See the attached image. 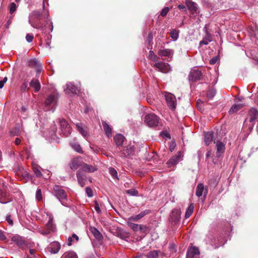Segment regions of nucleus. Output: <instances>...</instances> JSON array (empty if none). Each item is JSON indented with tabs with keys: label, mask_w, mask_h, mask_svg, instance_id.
Returning a JSON list of instances; mask_svg holds the SVG:
<instances>
[{
	"label": "nucleus",
	"mask_w": 258,
	"mask_h": 258,
	"mask_svg": "<svg viewBox=\"0 0 258 258\" xmlns=\"http://www.w3.org/2000/svg\"><path fill=\"white\" fill-rule=\"evenodd\" d=\"M60 247L61 245L58 242L53 241L49 244L47 247V249L51 254H56L59 251Z\"/></svg>",
	"instance_id": "obj_15"
},
{
	"label": "nucleus",
	"mask_w": 258,
	"mask_h": 258,
	"mask_svg": "<svg viewBox=\"0 0 258 258\" xmlns=\"http://www.w3.org/2000/svg\"><path fill=\"white\" fill-rule=\"evenodd\" d=\"M12 200V197L8 191L7 186L3 183L0 185V202L2 204H6Z\"/></svg>",
	"instance_id": "obj_5"
},
{
	"label": "nucleus",
	"mask_w": 258,
	"mask_h": 258,
	"mask_svg": "<svg viewBox=\"0 0 258 258\" xmlns=\"http://www.w3.org/2000/svg\"><path fill=\"white\" fill-rule=\"evenodd\" d=\"M169 9L168 7H164L161 11L160 12V15L163 17H165L167 13L169 12Z\"/></svg>",
	"instance_id": "obj_49"
},
{
	"label": "nucleus",
	"mask_w": 258,
	"mask_h": 258,
	"mask_svg": "<svg viewBox=\"0 0 258 258\" xmlns=\"http://www.w3.org/2000/svg\"><path fill=\"white\" fill-rule=\"evenodd\" d=\"M29 251L31 255L29 256V258H35V250L34 249H29Z\"/></svg>",
	"instance_id": "obj_61"
},
{
	"label": "nucleus",
	"mask_w": 258,
	"mask_h": 258,
	"mask_svg": "<svg viewBox=\"0 0 258 258\" xmlns=\"http://www.w3.org/2000/svg\"><path fill=\"white\" fill-rule=\"evenodd\" d=\"M125 192L132 196H137L139 194L138 191L135 188H131L128 190H126Z\"/></svg>",
	"instance_id": "obj_44"
},
{
	"label": "nucleus",
	"mask_w": 258,
	"mask_h": 258,
	"mask_svg": "<svg viewBox=\"0 0 258 258\" xmlns=\"http://www.w3.org/2000/svg\"><path fill=\"white\" fill-rule=\"evenodd\" d=\"M165 100L168 106L172 110L176 108V100L175 96L172 94H168L165 95Z\"/></svg>",
	"instance_id": "obj_10"
},
{
	"label": "nucleus",
	"mask_w": 258,
	"mask_h": 258,
	"mask_svg": "<svg viewBox=\"0 0 258 258\" xmlns=\"http://www.w3.org/2000/svg\"><path fill=\"white\" fill-rule=\"evenodd\" d=\"M200 251L198 247L192 246L188 248L186 258H199Z\"/></svg>",
	"instance_id": "obj_14"
},
{
	"label": "nucleus",
	"mask_w": 258,
	"mask_h": 258,
	"mask_svg": "<svg viewBox=\"0 0 258 258\" xmlns=\"http://www.w3.org/2000/svg\"><path fill=\"white\" fill-rule=\"evenodd\" d=\"M19 130L18 128H13L11 132V134H12V135L13 136H18L19 135Z\"/></svg>",
	"instance_id": "obj_58"
},
{
	"label": "nucleus",
	"mask_w": 258,
	"mask_h": 258,
	"mask_svg": "<svg viewBox=\"0 0 258 258\" xmlns=\"http://www.w3.org/2000/svg\"><path fill=\"white\" fill-rule=\"evenodd\" d=\"M214 143H216L217 151L216 153V156L217 158H219L222 155V154L225 152V145L220 141H217V142H214Z\"/></svg>",
	"instance_id": "obj_21"
},
{
	"label": "nucleus",
	"mask_w": 258,
	"mask_h": 258,
	"mask_svg": "<svg viewBox=\"0 0 258 258\" xmlns=\"http://www.w3.org/2000/svg\"><path fill=\"white\" fill-rule=\"evenodd\" d=\"M28 66L30 68L35 69L37 74H40L42 70L41 64L35 58L29 60L28 61Z\"/></svg>",
	"instance_id": "obj_13"
},
{
	"label": "nucleus",
	"mask_w": 258,
	"mask_h": 258,
	"mask_svg": "<svg viewBox=\"0 0 258 258\" xmlns=\"http://www.w3.org/2000/svg\"><path fill=\"white\" fill-rule=\"evenodd\" d=\"M202 76L201 71L198 70H192L189 75V79L193 82L201 80Z\"/></svg>",
	"instance_id": "obj_20"
},
{
	"label": "nucleus",
	"mask_w": 258,
	"mask_h": 258,
	"mask_svg": "<svg viewBox=\"0 0 258 258\" xmlns=\"http://www.w3.org/2000/svg\"><path fill=\"white\" fill-rule=\"evenodd\" d=\"M185 4L192 14H194L197 10V5L196 3L190 1L186 0Z\"/></svg>",
	"instance_id": "obj_27"
},
{
	"label": "nucleus",
	"mask_w": 258,
	"mask_h": 258,
	"mask_svg": "<svg viewBox=\"0 0 258 258\" xmlns=\"http://www.w3.org/2000/svg\"><path fill=\"white\" fill-rule=\"evenodd\" d=\"M40 168L41 167L37 165H33L32 166L33 171L37 177H41L42 176Z\"/></svg>",
	"instance_id": "obj_34"
},
{
	"label": "nucleus",
	"mask_w": 258,
	"mask_h": 258,
	"mask_svg": "<svg viewBox=\"0 0 258 258\" xmlns=\"http://www.w3.org/2000/svg\"><path fill=\"white\" fill-rule=\"evenodd\" d=\"M8 81V78L7 77H5L2 80L0 81V89H2L4 86V84L7 82Z\"/></svg>",
	"instance_id": "obj_57"
},
{
	"label": "nucleus",
	"mask_w": 258,
	"mask_h": 258,
	"mask_svg": "<svg viewBox=\"0 0 258 258\" xmlns=\"http://www.w3.org/2000/svg\"><path fill=\"white\" fill-rule=\"evenodd\" d=\"M34 38L33 35L31 34H27L26 36V39L28 42H32Z\"/></svg>",
	"instance_id": "obj_54"
},
{
	"label": "nucleus",
	"mask_w": 258,
	"mask_h": 258,
	"mask_svg": "<svg viewBox=\"0 0 258 258\" xmlns=\"http://www.w3.org/2000/svg\"><path fill=\"white\" fill-rule=\"evenodd\" d=\"M258 116V111L254 108H251L248 112V116L245 119L243 130L244 132L249 133L254 125V121Z\"/></svg>",
	"instance_id": "obj_3"
},
{
	"label": "nucleus",
	"mask_w": 258,
	"mask_h": 258,
	"mask_svg": "<svg viewBox=\"0 0 258 258\" xmlns=\"http://www.w3.org/2000/svg\"><path fill=\"white\" fill-rule=\"evenodd\" d=\"M84 170H78L76 173V176L78 184L83 187L87 181V176Z\"/></svg>",
	"instance_id": "obj_8"
},
{
	"label": "nucleus",
	"mask_w": 258,
	"mask_h": 258,
	"mask_svg": "<svg viewBox=\"0 0 258 258\" xmlns=\"http://www.w3.org/2000/svg\"><path fill=\"white\" fill-rule=\"evenodd\" d=\"M178 9L179 10H182V11H183L184 12H186V7L183 5H178Z\"/></svg>",
	"instance_id": "obj_64"
},
{
	"label": "nucleus",
	"mask_w": 258,
	"mask_h": 258,
	"mask_svg": "<svg viewBox=\"0 0 258 258\" xmlns=\"http://www.w3.org/2000/svg\"><path fill=\"white\" fill-rule=\"evenodd\" d=\"M159 252H160L157 250L151 251L147 254V258H158Z\"/></svg>",
	"instance_id": "obj_41"
},
{
	"label": "nucleus",
	"mask_w": 258,
	"mask_h": 258,
	"mask_svg": "<svg viewBox=\"0 0 258 258\" xmlns=\"http://www.w3.org/2000/svg\"><path fill=\"white\" fill-rule=\"evenodd\" d=\"M216 91L214 89H210L208 91L206 96L209 99H212L215 95Z\"/></svg>",
	"instance_id": "obj_45"
},
{
	"label": "nucleus",
	"mask_w": 258,
	"mask_h": 258,
	"mask_svg": "<svg viewBox=\"0 0 258 258\" xmlns=\"http://www.w3.org/2000/svg\"><path fill=\"white\" fill-rule=\"evenodd\" d=\"M109 171L113 178H117V172L114 168L112 167L109 168Z\"/></svg>",
	"instance_id": "obj_47"
},
{
	"label": "nucleus",
	"mask_w": 258,
	"mask_h": 258,
	"mask_svg": "<svg viewBox=\"0 0 258 258\" xmlns=\"http://www.w3.org/2000/svg\"><path fill=\"white\" fill-rule=\"evenodd\" d=\"M60 129L61 133L66 137L71 134V128L68 122L64 119L59 120Z\"/></svg>",
	"instance_id": "obj_7"
},
{
	"label": "nucleus",
	"mask_w": 258,
	"mask_h": 258,
	"mask_svg": "<svg viewBox=\"0 0 258 258\" xmlns=\"http://www.w3.org/2000/svg\"><path fill=\"white\" fill-rule=\"evenodd\" d=\"M140 219L139 218V217H138V215H133L132 216H131L130 218H128V221H135V222H137Z\"/></svg>",
	"instance_id": "obj_53"
},
{
	"label": "nucleus",
	"mask_w": 258,
	"mask_h": 258,
	"mask_svg": "<svg viewBox=\"0 0 258 258\" xmlns=\"http://www.w3.org/2000/svg\"><path fill=\"white\" fill-rule=\"evenodd\" d=\"M91 231L95 236L96 238L98 240L101 239L102 238V235L101 233L95 227H92L91 228Z\"/></svg>",
	"instance_id": "obj_36"
},
{
	"label": "nucleus",
	"mask_w": 258,
	"mask_h": 258,
	"mask_svg": "<svg viewBox=\"0 0 258 258\" xmlns=\"http://www.w3.org/2000/svg\"><path fill=\"white\" fill-rule=\"evenodd\" d=\"M244 105L242 104H235L232 106L229 111V114H232L238 111L241 109Z\"/></svg>",
	"instance_id": "obj_33"
},
{
	"label": "nucleus",
	"mask_w": 258,
	"mask_h": 258,
	"mask_svg": "<svg viewBox=\"0 0 258 258\" xmlns=\"http://www.w3.org/2000/svg\"><path fill=\"white\" fill-rule=\"evenodd\" d=\"M127 224L134 231L137 232L139 231L140 225L128 221L127 222Z\"/></svg>",
	"instance_id": "obj_39"
},
{
	"label": "nucleus",
	"mask_w": 258,
	"mask_h": 258,
	"mask_svg": "<svg viewBox=\"0 0 258 258\" xmlns=\"http://www.w3.org/2000/svg\"><path fill=\"white\" fill-rule=\"evenodd\" d=\"M75 240L76 241H78L79 240V237L75 234H73L72 237H70L68 238V245L71 246L72 245V243L74 240Z\"/></svg>",
	"instance_id": "obj_42"
},
{
	"label": "nucleus",
	"mask_w": 258,
	"mask_h": 258,
	"mask_svg": "<svg viewBox=\"0 0 258 258\" xmlns=\"http://www.w3.org/2000/svg\"><path fill=\"white\" fill-rule=\"evenodd\" d=\"M158 54L161 57H172L173 50L170 49H160L158 51Z\"/></svg>",
	"instance_id": "obj_24"
},
{
	"label": "nucleus",
	"mask_w": 258,
	"mask_h": 258,
	"mask_svg": "<svg viewBox=\"0 0 258 258\" xmlns=\"http://www.w3.org/2000/svg\"><path fill=\"white\" fill-rule=\"evenodd\" d=\"M11 240L15 242L17 245L21 248H23L27 245L26 241L24 238L18 235H16L12 237Z\"/></svg>",
	"instance_id": "obj_12"
},
{
	"label": "nucleus",
	"mask_w": 258,
	"mask_h": 258,
	"mask_svg": "<svg viewBox=\"0 0 258 258\" xmlns=\"http://www.w3.org/2000/svg\"><path fill=\"white\" fill-rule=\"evenodd\" d=\"M182 156L183 155L181 151L178 152L175 156L172 157L167 161V164L168 165V166L171 167L172 166L176 165L180 159L181 158Z\"/></svg>",
	"instance_id": "obj_19"
},
{
	"label": "nucleus",
	"mask_w": 258,
	"mask_h": 258,
	"mask_svg": "<svg viewBox=\"0 0 258 258\" xmlns=\"http://www.w3.org/2000/svg\"><path fill=\"white\" fill-rule=\"evenodd\" d=\"M214 139L213 133L209 132L205 134V142L207 146H209Z\"/></svg>",
	"instance_id": "obj_30"
},
{
	"label": "nucleus",
	"mask_w": 258,
	"mask_h": 258,
	"mask_svg": "<svg viewBox=\"0 0 258 258\" xmlns=\"http://www.w3.org/2000/svg\"><path fill=\"white\" fill-rule=\"evenodd\" d=\"M102 126L106 136L109 138L112 136V128L105 121H102Z\"/></svg>",
	"instance_id": "obj_28"
},
{
	"label": "nucleus",
	"mask_w": 258,
	"mask_h": 258,
	"mask_svg": "<svg viewBox=\"0 0 258 258\" xmlns=\"http://www.w3.org/2000/svg\"><path fill=\"white\" fill-rule=\"evenodd\" d=\"M181 212L179 209H175L172 210L170 215V220L175 224L178 222L180 219Z\"/></svg>",
	"instance_id": "obj_18"
},
{
	"label": "nucleus",
	"mask_w": 258,
	"mask_h": 258,
	"mask_svg": "<svg viewBox=\"0 0 258 258\" xmlns=\"http://www.w3.org/2000/svg\"><path fill=\"white\" fill-rule=\"evenodd\" d=\"M53 192L56 198L61 202L67 200V195L64 189L60 186L55 185L53 187Z\"/></svg>",
	"instance_id": "obj_6"
},
{
	"label": "nucleus",
	"mask_w": 258,
	"mask_h": 258,
	"mask_svg": "<svg viewBox=\"0 0 258 258\" xmlns=\"http://www.w3.org/2000/svg\"><path fill=\"white\" fill-rule=\"evenodd\" d=\"M44 1H43V11L38 10L32 11L29 16L28 22L31 26L35 29H40L43 33L46 32L47 29L52 32L53 25L49 18L48 12L44 10Z\"/></svg>",
	"instance_id": "obj_1"
},
{
	"label": "nucleus",
	"mask_w": 258,
	"mask_h": 258,
	"mask_svg": "<svg viewBox=\"0 0 258 258\" xmlns=\"http://www.w3.org/2000/svg\"><path fill=\"white\" fill-rule=\"evenodd\" d=\"M30 86L34 88L36 92H38L41 88V85L39 80L34 78L31 80L30 83Z\"/></svg>",
	"instance_id": "obj_29"
},
{
	"label": "nucleus",
	"mask_w": 258,
	"mask_h": 258,
	"mask_svg": "<svg viewBox=\"0 0 258 258\" xmlns=\"http://www.w3.org/2000/svg\"><path fill=\"white\" fill-rule=\"evenodd\" d=\"M218 59V58L217 56L214 57L210 60V63L211 64H214L217 62Z\"/></svg>",
	"instance_id": "obj_62"
},
{
	"label": "nucleus",
	"mask_w": 258,
	"mask_h": 258,
	"mask_svg": "<svg viewBox=\"0 0 258 258\" xmlns=\"http://www.w3.org/2000/svg\"><path fill=\"white\" fill-rule=\"evenodd\" d=\"M76 127L78 131L84 137H87L88 135L87 128L81 123H78L76 124Z\"/></svg>",
	"instance_id": "obj_26"
},
{
	"label": "nucleus",
	"mask_w": 258,
	"mask_h": 258,
	"mask_svg": "<svg viewBox=\"0 0 258 258\" xmlns=\"http://www.w3.org/2000/svg\"><path fill=\"white\" fill-rule=\"evenodd\" d=\"M86 192L88 197H92L93 196V191L89 187L86 188Z\"/></svg>",
	"instance_id": "obj_55"
},
{
	"label": "nucleus",
	"mask_w": 258,
	"mask_h": 258,
	"mask_svg": "<svg viewBox=\"0 0 258 258\" xmlns=\"http://www.w3.org/2000/svg\"><path fill=\"white\" fill-rule=\"evenodd\" d=\"M72 146L77 152L82 153V150L80 145L75 144L74 145H72Z\"/></svg>",
	"instance_id": "obj_51"
},
{
	"label": "nucleus",
	"mask_w": 258,
	"mask_h": 258,
	"mask_svg": "<svg viewBox=\"0 0 258 258\" xmlns=\"http://www.w3.org/2000/svg\"><path fill=\"white\" fill-rule=\"evenodd\" d=\"M22 175L24 178L26 179H32V176L29 174V173L26 170H23L22 172Z\"/></svg>",
	"instance_id": "obj_52"
},
{
	"label": "nucleus",
	"mask_w": 258,
	"mask_h": 258,
	"mask_svg": "<svg viewBox=\"0 0 258 258\" xmlns=\"http://www.w3.org/2000/svg\"><path fill=\"white\" fill-rule=\"evenodd\" d=\"M50 232V231H49L48 229H47L45 228L44 229H42L40 231V233L43 235H47L49 234Z\"/></svg>",
	"instance_id": "obj_56"
},
{
	"label": "nucleus",
	"mask_w": 258,
	"mask_h": 258,
	"mask_svg": "<svg viewBox=\"0 0 258 258\" xmlns=\"http://www.w3.org/2000/svg\"><path fill=\"white\" fill-rule=\"evenodd\" d=\"M212 41V37L210 34H207V36L200 42V44L202 45H207L210 42Z\"/></svg>",
	"instance_id": "obj_38"
},
{
	"label": "nucleus",
	"mask_w": 258,
	"mask_h": 258,
	"mask_svg": "<svg viewBox=\"0 0 258 258\" xmlns=\"http://www.w3.org/2000/svg\"><path fill=\"white\" fill-rule=\"evenodd\" d=\"M148 58L155 63L158 61L159 57L155 54L154 52L152 50H150L148 54Z\"/></svg>",
	"instance_id": "obj_35"
},
{
	"label": "nucleus",
	"mask_w": 258,
	"mask_h": 258,
	"mask_svg": "<svg viewBox=\"0 0 258 258\" xmlns=\"http://www.w3.org/2000/svg\"><path fill=\"white\" fill-rule=\"evenodd\" d=\"M134 146L128 145L120 152L119 156L122 158L131 156L134 155Z\"/></svg>",
	"instance_id": "obj_11"
},
{
	"label": "nucleus",
	"mask_w": 258,
	"mask_h": 258,
	"mask_svg": "<svg viewBox=\"0 0 258 258\" xmlns=\"http://www.w3.org/2000/svg\"><path fill=\"white\" fill-rule=\"evenodd\" d=\"M204 194V197L205 198L207 194V189H205L203 183H199L196 188V195L197 197H200Z\"/></svg>",
	"instance_id": "obj_23"
},
{
	"label": "nucleus",
	"mask_w": 258,
	"mask_h": 258,
	"mask_svg": "<svg viewBox=\"0 0 258 258\" xmlns=\"http://www.w3.org/2000/svg\"><path fill=\"white\" fill-rule=\"evenodd\" d=\"M179 31L175 29H173L170 32L171 37L174 40H176L178 38Z\"/></svg>",
	"instance_id": "obj_43"
},
{
	"label": "nucleus",
	"mask_w": 258,
	"mask_h": 258,
	"mask_svg": "<svg viewBox=\"0 0 258 258\" xmlns=\"http://www.w3.org/2000/svg\"><path fill=\"white\" fill-rule=\"evenodd\" d=\"M10 13L13 14L17 9V6L14 3H11L9 6Z\"/></svg>",
	"instance_id": "obj_50"
},
{
	"label": "nucleus",
	"mask_w": 258,
	"mask_h": 258,
	"mask_svg": "<svg viewBox=\"0 0 258 258\" xmlns=\"http://www.w3.org/2000/svg\"><path fill=\"white\" fill-rule=\"evenodd\" d=\"M225 242L224 238L222 236H219L217 238H215L212 239L209 242L210 244L214 248L216 249L224 245Z\"/></svg>",
	"instance_id": "obj_17"
},
{
	"label": "nucleus",
	"mask_w": 258,
	"mask_h": 258,
	"mask_svg": "<svg viewBox=\"0 0 258 258\" xmlns=\"http://www.w3.org/2000/svg\"><path fill=\"white\" fill-rule=\"evenodd\" d=\"M159 121V117L154 113H149L146 115L144 118V122L150 127L157 126Z\"/></svg>",
	"instance_id": "obj_4"
},
{
	"label": "nucleus",
	"mask_w": 258,
	"mask_h": 258,
	"mask_svg": "<svg viewBox=\"0 0 258 258\" xmlns=\"http://www.w3.org/2000/svg\"><path fill=\"white\" fill-rule=\"evenodd\" d=\"M115 233L117 237L124 240L128 238L130 236L128 232L120 228H117L116 229Z\"/></svg>",
	"instance_id": "obj_22"
},
{
	"label": "nucleus",
	"mask_w": 258,
	"mask_h": 258,
	"mask_svg": "<svg viewBox=\"0 0 258 258\" xmlns=\"http://www.w3.org/2000/svg\"><path fill=\"white\" fill-rule=\"evenodd\" d=\"M153 67L156 68L158 71L163 73H167L170 70L169 65L163 61H157L154 64Z\"/></svg>",
	"instance_id": "obj_9"
},
{
	"label": "nucleus",
	"mask_w": 258,
	"mask_h": 258,
	"mask_svg": "<svg viewBox=\"0 0 258 258\" xmlns=\"http://www.w3.org/2000/svg\"><path fill=\"white\" fill-rule=\"evenodd\" d=\"M194 204L191 203L189 205V206H188V207L185 212V218H188L191 215V214H192V213L194 212Z\"/></svg>",
	"instance_id": "obj_37"
},
{
	"label": "nucleus",
	"mask_w": 258,
	"mask_h": 258,
	"mask_svg": "<svg viewBox=\"0 0 258 258\" xmlns=\"http://www.w3.org/2000/svg\"><path fill=\"white\" fill-rule=\"evenodd\" d=\"M64 91L66 93L71 92L76 94L79 92V90L78 87L72 83H69L66 84V88L64 89Z\"/></svg>",
	"instance_id": "obj_25"
},
{
	"label": "nucleus",
	"mask_w": 258,
	"mask_h": 258,
	"mask_svg": "<svg viewBox=\"0 0 258 258\" xmlns=\"http://www.w3.org/2000/svg\"><path fill=\"white\" fill-rule=\"evenodd\" d=\"M36 199L38 201H41L42 200V195L41 190L40 188H38L36 192Z\"/></svg>",
	"instance_id": "obj_46"
},
{
	"label": "nucleus",
	"mask_w": 258,
	"mask_h": 258,
	"mask_svg": "<svg viewBox=\"0 0 258 258\" xmlns=\"http://www.w3.org/2000/svg\"><path fill=\"white\" fill-rule=\"evenodd\" d=\"M58 97V95L57 93H53L49 95L45 101V105L49 106L50 105H55L56 103Z\"/></svg>",
	"instance_id": "obj_16"
},
{
	"label": "nucleus",
	"mask_w": 258,
	"mask_h": 258,
	"mask_svg": "<svg viewBox=\"0 0 258 258\" xmlns=\"http://www.w3.org/2000/svg\"><path fill=\"white\" fill-rule=\"evenodd\" d=\"M62 258H77V255L73 251H67L63 254Z\"/></svg>",
	"instance_id": "obj_40"
},
{
	"label": "nucleus",
	"mask_w": 258,
	"mask_h": 258,
	"mask_svg": "<svg viewBox=\"0 0 258 258\" xmlns=\"http://www.w3.org/2000/svg\"><path fill=\"white\" fill-rule=\"evenodd\" d=\"M69 167L73 170H84L85 172H93L97 170L96 168L88 165L83 161L80 157L71 159L69 163Z\"/></svg>",
	"instance_id": "obj_2"
},
{
	"label": "nucleus",
	"mask_w": 258,
	"mask_h": 258,
	"mask_svg": "<svg viewBox=\"0 0 258 258\" xmlns=\"http://www.w3.org/2000/svg\"><path fill=\"white\" fill-rule=\"evenodd\" d=\"M151 213V210L146 209L144 211H142L140 214H141L142 216L143 217L145 215H148Z\"/></svg>",
	"instance_id": "obj_59"
},
{
	"label": "nucleus",
	"mask_w": 258,
	"mask_h": 258,
	"mask_svg": "<svg viewBox=\"0 0 258 258\" xmlns=\"http://www.w3.org/2000/svg\"><path fill=\"white\" fill-rule=\"evenodd\" d=\"M94 209L98 213H99L101 212V210L99 207V205L97 202H95Z\"/></svg>",
	"instance_id": "obj_60"
},
{
	"label": "nucleus",
	"mask_w": 258,
	"mask_h": 258,
	"mask_svg": "<svg viewBox=\"0 0 258 258\" xmlns=\"http://www.w3.org/2000/svg\"><path fill=\"white\" fill-rule=\"evenodd\" d=\"M28 89L27 84L26 83H24L21 87V90L22 91H26Z\"/></svg>",
	"instance_id": "obj_63"
},
{
	"label": "nucleus",
	"mask_w": 258,
	"mask_h": 258,
	"mask_svg": "<svg viewBox=\"0 0 258 258\" xmlns=\"http://www.w3.org/2000/svg\"><path fill=\"white\" fill-rule=\"evenodd\" d=\"M124 139V137L121 134H117L114 137V141L117 147H119L122 145Z\"/></svg>",
	"instance_id": "obj_31"
},
{
	"label": "nucleus",
	"mask_w": 258,
	"mask_h": 258,
	"mask_svg": "<svg viewBox=\"0 0 258 258\" xmlns=\"http://www.w3.org/2000/svg\"><path fill=\"white\" fill-rule=\"evenodd\" d=\"M45 228L48 229L51 232H54L55 230V226L53 223V219L51 217H49V220L45 225Z\"/></svg>",
	"instance_id": "obj_32"
},
{
	"label": "nucleus",
	"mask_w": 258,
	"mask_h": 258,
	"mask_svg": "<svg viewBox=\"0 0 258 258\" xmlns=\"http://www.w3.org/2000/svg\"><path fill=\"white\" fill-rule=\"evenodd\" d=\"M149 230V228L144 225H140L139 231H141L144 233H147Z\"/></svg>",
	"instance_id": "obj_48"
}]
</instances>
